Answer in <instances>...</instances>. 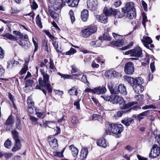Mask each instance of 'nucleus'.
Segmentation results:
<instances>
[{
    "label": "nucleus",
    "mask_w": 160,
    "mask_h": 160,
    "mask_svg": "<svg viewBox=\"0 0 160 160\" xmlns=\"http://www.w3.org/2000/svg\"><path fill=\"white\" fill-rule=\"evenodd\" d=\"M42 76L43 80L41 78H39L38 79V82L40 86L36 85L35 88L41 90L45 96H46V91L44 88H46L49 93L52 92V88L50 83L49 76L48 74L46 73L43 75Z\"/></svg>",
    "instance_id": "obj_1"
},
{
    "label": "nucleus",
    "mask_w": 160,
    "mask_h": 160,
    "mask_svg": "<svg viewBox=\"0 0 160 160\" xmlns=\"http://www.w3.org/2000/svg\"><path fill=\"white\" fill-rule=\"evenodd\" d=\"M127 81L132 86L136 93L140 94L144 90V87L142 85L143 83V81L141 78L139 77L134 78L128 77Z\"/></svg>",
    "instance_id": "obj_2"
},
{
    "label": "nucleus",
    "mask_w": 160,
    "mask_h": 160,
    "mask_svg": "<svg viewBox=\"0 0 160 160\" xmlns=\"http://www.w3.org/2000/svg\"><path fill=\"white\" fill-rule=\"evenodd\" d=\"M122 11L126 13V17L131 19H133L136 16V9L133 3L132 2L127 3L125 7L122 8Z\"/></svg>",
    "instance_id": "obj_3"
},
{
    "label": "nucleus",
    "mask_w": 160,
    "mask_h": 160,
    "mask_svg": "<svg viewBox=\"0 0 160 160\" xmlns=\"http://www.w3.org/2000/svg\"><path fill=\"white\" fill-rule=\"evenodd\" d=\"M97 27L94 25L89 26L82 30V35L83 37L88 38L95 32L97 31Z\"/></svg>",
    "instance_id": "obj_4"
},
{
    "label": "nucleus",
    "mask_w": 160,
    "mask_h": 160,
    "mask_svg": "<svg viewBox=\"0 0 160 160\" xmlns=\"http://www.w3.org/2000/svg\"><path fill=\"white\" fill-rule=\"evenodd\" d=\"M160 154V148L157 144H154L151 149L149 157L151 158L157 157Z\"/></svg>",
    "instance_id": "obj_5"
},
{
    "label": "nucleus",
    "mask_w": 160,
    "mask_h": 160,
    "mask_svg": "<svg viewBox=\"0 0 160 160\" xmlns=\"http://www.w3.org/2000/svg\"><path fill=\"white\" fill-rule=\"evenodd\" d=\"M134 64L131 62H128L125 64L124 71L127 74H132L134 72Z\"/></svg>",
    "instance_id": "obj_6"
},
{
    "label": "nucleus",
    "mask_w": 160,
    "mask_h": 160,
    "mask_svg": "<svg viewBox=\"0 0 160 160\" xmlns=\"http://www.w3.org/2000/svg\"><path fill=\"white\" fill-rule=\"evenodd\" d=\"M136 103L134 102H130L126 103V101L123 99L122 101L119 105L120 108L122 110H128Z\"/></svg>",
    "instance_id": "obj_7"
},
{
    "label": "nucleus",
    "mask_w": 160,
    "mask_h": 160,
    "mask_svg": "<svg viewBox=\"0 0 160 160\" xmlns=\"http://www.w3.org/2000/svg\"><path fill=\"white\" fill-rule=\"evenodd\" d=\"M131 57L140 58L142 57V50L139 47H135L131 51Z\"/></svg>",
    "instance_id": "obj_8"
},
{
    "label": "nucleus",
    "mask_w": 160,
    "mask_h": 160,
    "mask_svg": "<svg viewBox=\"0 0 160 160\" xmlns=\"http://www.w3.org/2000/svg\"><path fill=\"white\" fill-rule=\"evenodd\" d=\"M52 7L56 11L61 10L63 7L62 0H55Z\"/></svg>",
    "instance_id": "obj_9"
},
{
    "label": "nucleus",
    "mask_w": 160,
    "mask_h": 160,
    "mask_svg": "<svg viewBox=\"0 0 160 160\" xmlns=\"http://www.w3.org/2000/svg\"><path fill=\"white\" fill-rule=\"evenodd\" d=\"M48 142L50 145L53 149H56L58 148V140L54 137H48Z\"/></svg>",
    "instance_id": "obj_10"
},
{
    "label": "nucleus",
    "mask_w": 160,
    "mask_h": 160,
    "mask_svg": "<svg viewBox=\"0 0 160 160\" xmlns=\"http://www.w3.org/2000/svg\"><path fill=\"white\" fill-rule=\"evenodd\" d=\"M117 124L112 123L109 125L108 129L105 130V133L107 135H110L111 133L114 134Z\"/></svg>",
    "instance_id": "obj_11"
},
{
    "label": "nucleus",
    "mask_w": 160,
    "mask_h": 160,
    "mask_svg": "<svg viewBox=\"0 0 160 160\" xmlns=\"http://www.w3.org/2000/svg\"><path fill=\"white\" fill-rule=\"evenodd\" d=\"M123 98L121 97L118 95H112L111 102L113 104H118L119 105L122 101Z\"/></svg>",
    "instance_id": "obj_12"
},
{
    "label": "nucleus",
    "mask_w": 160,
    "mask_h": 160,
    "mask_svg": "<svg viewBox=\"0 0 160 160\" xmlns=\"http://www.w3.org/2000/svg\"><path fill=\"white\" fill-rule=\"evenodd\" d=\"M150 112V110H147L142 112L138 115L137 116H133L135 119L140 121L142 119L144 118V117L148 116L149 115Z\"/></svg>",
    "instance_id": "obj_13"
},
{
    "label": "nucleus",
    "mask_w": 160,
    "mask_h": 160,
    "mask_svg": "<svg viewBox=\"0 0 160 160\" xmlns=\"http://www.w3.org/2000/svg\"><path fill=\"white\" fill-rule=\"evenodd\" d=\"M116 128L114 134L117 135V137L119 138L121 136V133L123 130L124 127L121 124H117Z\"/></svg>",
    "instance_id": "obj_14"
},
{
    "label": "nucleus",
    "mask_w": 160,
    "mask_h": 160,
    "mask_svg": "<svg viewBox=\"0 0 160 160\" xmlns=\"http://www.w3.org/2000/svg\"><path fill=\"white\" fill-rule=\"evenodd\" d=\"M121 122L126 126H128L131 124H133L134 122V119L132 118L126 117L121 121Z\"/></svg>",
    "instance_id": "obj_15"
},
{
    "label": "nucleus",
    "mask_w": 160,
    "mask_h": 160,
    "mask_svg": "<svg viewBox=\"0 0 160 160\" xmlns=\"http://www.w3.org/2000/svg\"><path fill=\"white\" fill-rule=\"evenodd\" d=\"M115 9H113L112 8H109L107 7H105L103 9V12L104 14L105 15L108 17L113 15L114 16V14H115Z\"/></svg>",
    "instance_id": "obj_16"
},
{
    "label": "nucleus",
    "mask_w": 160,
    "mask_h": 160,
    "mask_svg": "<svg viewBox=\"0 0 160 160\" xmlns=\"http://www.w3.org/2000/svg\"><path fill=\"white\" fill-rule=\"evenodd\" d=\"M107 91L106 88L104 86H99L94 88V94H100L105 93Z\"/></svg>",
    "instance_id": "obj_17"
},
{
    "label": "nucleus",
    "mask_w": 160,
    "mask_h": 160,
    "mask_svg": "<svg viewBox=\"0 0 160 160\" xmlns=\"http://www.w3.org/2000/svg\"><path fill=\"white\" fill-rule=\"evenodd\" d=\"M80 0H65V2L68 4V5L71 7H78Z\"/></svg>",
    "instance_id": "obj_18"
},
{
    "label": "nucleus",
    "mask_w": 160,
    "mask_h": 160,
    "mask_svg": "<svg viewBox=\"0 0 160 160\" xmlns=\"http://www.w3.org/2000/svg\"><path fill=\"white\" fill-rule=\"evenodd\" d=\"M125 42V39L123 37V38H120L116 41L112 42L111 44L118 47H120L124 45Z\"/></svg>",
    "instance_id": "obj_19"
},
{
    "label": "nucleus",
    "mask_w": 160,
    "mask_h": 160,
    "mask_svg": "<svg viewBox=\"0 0 160 160\" xmlns=\"http://www.w3.org/2000/svg\"><path fill=\"white\" fill-rule=\"evenodd\" d=\"M87 5L88 8L90 10H94L97 5L96 1L95 0H88Z\"/></svg>",
    "instance_id": "obj_20"
},
{
    "label": "nucleus",
    "mask_w": 160,
    "mask_h": 160,
    "mask_svg": "<svg viewBox=\"0 0 160 160\" xmlns=\"http://www.w3.org/2000/svg\"><path fill=\"white\" fill-rule=\"evenodd\" d=\"M108 89L111 93L114 94H118V87L112 86L111 83H108Z\"/></svg>",
    "instance_id": "obj_21"
},
{
    "label": "nucleus",
    "mask_w": 160,
    "mask_h": 160,
    "mask_svg": "<svg viewBox=\"0 0 160 160\" xmlns=\"http://www.w3.org/2000/svg\"><path fill=\"white\" fill-rule=\"evenodd\" d=\"M97 20L101 22L106 23L108 22V18L105 15H97L96 17Z\"/></svg>",
    "instance_id": "obj_22"
},
{
    "label": "nucleus",
    "mask_w": 160,
    "mask_h": 160,
    "mask_svg": "<svg viewBox=\"0 0 160 160\" xmlns=\"http://www.w3.org/2000/svg\"><path fill=\"white\" fill-rule=\"evenodd\" d=\"M22 145L20 140L15 141L14 144L12 149V152H16L21 149Z\"/></svg>",
    "instance_id": "obj_23"
},
{
    "label": "nucleus",
    "mask_w": 160,
    "mask_h": 160,
    "mask_svg": "<svg viewBox=\"0 0 160 160\" xmlns=\"http://www.w3.org/2000/svg\"><path fill=\"white\" fill-rule=\"evenodd\" d=\"M88 17V11L87 9H83L81 12V17L82 20L83 22L87 20Z\"/></svg>",
    "instance_id": "obj_24"
},
{
    "label": "nucleus",
    "mask_w": 160,
    "mask_h": 160,
    "mask_svg": "<svg viewBox=\"0 0 160 160\" xmlns=\"http://www.w3.org/2000/svg\"><path fill=\"white\" fill-rule=\"evenodd\" d=\"M88 153V151L87 148H84L81 151L80 158L81 160H84L86 158Z\"/></svg>",
    "instance_id": "obj_25"
},
{
    "label": "nucleus",
    "mask_w": 160,
    "mask_h": 160,
    "mask_svg": "<svg viewBox=\"0 0 160 160\" xmlns=\"http://www.w3.org/2000/svg\"><path fill=\"white\" fill-rule=\"evenodd\" d=\"M118 94L121 93L123 95H126L127 92L125 86L123 84H119L118 87Z\"/></svg>",
    "instance_id": "obj_26"
},
{
    "label": "nucleus",
    "mask_w": 160,
    "mask_h": 160,
    "mask_svg": "<svg viewBox=\"0 0 160 160\" xmlns=\"http://www.w3.org/2000/svg\"><path fill=\"white\" fill-rule=\"evenodd\" d=\"M97 143L98 145L104 148H106L108 144V143L107 142L106 140L103 138L99 139L98 140Z\"/></svg>",
    "instance_id": "obj_27"
},
{
    "label": "nucleus",
    "mask_w": 160,
    "mask_h": 160,
    "mask_svg": "<svg viewBox=\"0 0 160 160\" xmlns=\"http://www.w3.org/2000/svg\"><path fill=\"white\" fill-rule=\"evenodd\" d=\"M152 134L155 139V141L160 144V132L157 130H154Z\"/></svg>",
    "instance_id": "obj_28"
},
{
    "label": "nucleus",
    "mask_w": 160,
    "mask_h": 160,
    "mask_svg": "<svg viewBox=\"0 0 160 160\" xmlns=\"http://www.w3.org/2000/svg\"><path fill=\"white\" fill-rule=\"evenodd\" d=\"M17 42L20 45L23 47L26 50L28 49L30 47V44L27 41L23 42L22 40H19L17 41Z\"/></svg>",
    "instance_id": "obj_29"
},
{
    "label": "nucleus",
    "mask_w": 160,
    "mask_h": 160,
    "mask_svg": "<svg viewBox=\"0 0 160 160\" xmlns=\"http://www.w3.org/2000/svg\"><path fill=\"white\" fill-rule=\"evenodd\" d=\"M69 147V149H71L72 154L73 157H77L78 152V149L75 147L73 145H70Z\"/></svg>",
    "instance_id": "obj_30"
},
{
    "label": "nucleus",
    "mask_w": 160,
    "mask_h": 160,
    "mask_svg": "<svg viewBox=\"0 0 160 160\" xmlns=\"http://www.w3.org/2000/svg\"><path fill=\"white\" fill-rule=\"evenodd\" d=\"M99 40L101 41L102 40H105L106 41H110L111 39V38L109 35V33L108 32H105L102 36L99 37L98 38Z\"/></svg>",
    "instance_id": "obj_31"
},
{
    "label": "nucleus",
    "mask_w": 160,
    "mask_h": 160,
    "mask_svg": "<svg viewBox=\"0 0 160 160\" xmlns=\"http://www.w3.org/2000/svg\"><path fill=\"white\" fill-rule=\"evenodd\" d=\"M143 38L144 39H141V41L143 44H145V43L150 44L152 43V42L151 38L149 37L144 36Z\"/></svg>",
    "instance_id": "obj_32"
},
{
    "label": "nucleus",
    "mask_w": 160,
    "mask_h": 160,
    "mask_svg": "<svg viewBox=\"0 0 160 160\" xmlns=\"http://www.w3.org/2000/svg\"><path fill=\"white\" fill-rule=\"evenodd\" d=\"M48 11L49 12L51 17L54 19H56L57 18L58 16L57 13L54 11L51 8L49 7L48 9Z\"/></svg>",
    "instance_id": "obj_33"
},
{
    "label": "nucleus",
    "mask_w": 160,
    "mask_h": 160,
    "mask_svg": "<svg viewBox=\"0 0 160 160\" xmlns=\"http://www.w3.org/2000/svg\"><path fill=\"white\" fill-rule=\"evenodd\" d=\"M11 133L15 141L20 140L19 133L17 131L15 130H12Z\"/></svg>",
    "instance_id": "obj_34"
},
{
    "label": "nucleus",
    "mask_w": 160,
    "mask_h": 160,
    "mask_svg": "<svg viewBox=\"0 0 160 160\" xmlns=\"http://www.w3.org/2000/svg\"><path fill=\"white\" fill-rule=\"evenodd\" d=\"M122 13H121L120 12L117 11L115 10L114 16L116 18H121L123 17L124 16H126V13H124L123 12H122Z\"/></svg>",
    "instance_id": "obj_35"
},
{
    "label": "nucleus",
    "mask_w": 160,
    "mask_h": 160,
    "mask_svg": "<svg viewBox=\"0 0 160 160\" xmlns=\"http://www.w3.org/2000/svg\"><path fill=\"white\" fill-rule=\"evenodd\" d=\"M14 123V120L12 116L10 115L6 120L5 124L6 126L12 125Z\"/></svg>",
    "instance_id": "obj_36"
},
{
    "label": "nucleus",
    "mask_w": 160,
    "mask_h": 160,
    "mask_svg": "<svg viewBox=\"0 0 160 160\" xmlns=\"http://www.w3.org/2000/svg\"><path fill=\"white\" fill-rule=\"evenodd\" d=\"M133 109L132 108H130L129 109H128V110H122V111H118L117 112V115L119 117H121L122 116L123 114L124 113H128L130 112L131 110Z\"/></svg>",
    "instance_id": "obj_37"
},
{
    "label": "nucleus",
    "mask_w": 160,
    "mask_h": 160,
    "mask_svg": "<svg viewBox=\"0 0 160 160\" xmlns=\"http://www.w3.org/2000/svg\"><path fill=\"white\" fill-rule=\"evenodd\" d=\"M68 92L70 95H77L78 93L77 90L74 87H73L72 88L68 90Z\"/></svg>",
    "instance_id": "obj_38"
},
{
    "label": "nucleus",
    "mask_w": 160,
    "mask_h": 160,
    "mask_svg": "<svg viewBox=\"0 0 160 160\" xmlns=\"http://www.w3.org/2000/svg\"><path fill=\"white\" fill-rule=\"evenodd\" d=\"M45 32L46 35L51 39L52 42L56 41L57 38H55L53 35H52L49 32L46 31Z\"/></svg>",
    "instance_id": "obj_39"
},
{
    "label": "nucleus",
    "mask_w": 160,
    "mask_h": 160,
    "mask_svg": "<svg viewBox=\"0 0 160 160\" xmlns=\"http://www.w3.org/2000/svg\"><path fill=\"white\" fill-rule=\"evenodd\" d=\"M8 97L10 99V100L12 102L13 107L15 108H16V106L14 102V100H15V99L14 98V96L13 95H12L11 93L8 92Z\"/></svg>",
    "instance_id": "obj_40"
},
{
    "label": "nucleus",
    "mask_w": 160,
    "mask_h": 160,
    "mask_svg": "<svg viewBox=\"0 0 160 160\" xmlns=\"http://www.w3.org/2000/svg\"><path fill=\"white\" fill-rule=\"evenodd\" d=\"M36 22L37 25L40 28H42V26L41 22V18L39 14L38 15L36 18Z\"/></svg>",
    "instance_id": "obj_41"
},
{
    "label": "nucleus",
    "mask_w": 160,
    "mask_h": 160,
    "mask_svg": "<svg viewBox=\"0 0 160 160\" xmlns=\"http://www.w3.org/2000/svg\"><path fill=\"white\" fill-rule=\"evenodd\" d=\"M53 155L56 157L58 158H61L63 157V155L62 152H58L57 151H55L52 152Z\"/></svg>",
    "instance_id": "obj_42"
},
{
    "label": "nucleus",
    "mask_w": 160,
    "mask_h": 160,
    "mask_svg": "<svg viewBox=\"0 0 160 160\" xmlns=\"http://www.w3.org/2000/svg\"><path fill=\"white\" fill-rule=\"evenodd\" d=\"M17 118V121L16 122V128L18 130H21L22 128V126L21 123V121L18 117H16Z\"/></svg>",
    "instance_id": "obj_43"
},
{
    "label": "nucleus",
    "mask_w": 160,
    "mask_h": 160,
    "mask_svg": "<svg viewBox=\"0 0 160 160\" xmlns=\"http://www.w3.org/2000/svg\"><path fill=\"white\" fill-rule=\"evenodd\" d=\"M5 37L9 39L13 40L16 41L17 42L18 39L9 33H7L5 35Z\"/></svg>",
    "instance_id": "obj_44"
},
{
    "label": "nucleus",
    "mask_w": 160,
    "mask_h": 160,
    "mask_svg": "<svg viewBox=\"0 0 160 160\" xmlns=\"http://www.w3.org/2000/svg\"><path fill=\"white\" fill-rule=\"evenodd\" d=\"M52 44L57 52L60 53L61 52L58 49L59 45L57 41H55L54 42H52Z\"/></svg>",
    "instance_id": "obj_45"
},
{
    "label": "nucleus",
    "mask_w": 160,
    "mask_h": 160,
    "mask_svg": "<svg viewBox=\"0 0 160 160\" xmlns=\"http://www.w3.org/2000/svg\"><path fill=\"white\" fill-rule=\"evenodd\" d=\"M13 33L14 34L17 35V36H19L20 37L19 39H20L19 40V39L18 40V41L19 40H21L23 38L24 35L21 32H20L19 31H14L13 32Z\"/></svg>",
    "instance_id": "obj_46"
},
{
    "label": "nucleus",
    "mask_w": 160,
    "mask_h": 160,
    "mask_svg": "<svg viewBox=\"0 0 160 160\" xmlns=\"http://www.w3.org/2000/svg\"><path fill=\"white\" fill-rule=\"evenodd\" d=\"M33 82L32 80L31 79L27 80L25 82V87H31L32 86Z\"/></svg>",
    "instance_id": "obj_47"
},
{
    "label": "nucleus",
    "mask_w": 160,
    "mask_h": 160,
    "mask_svg": "<svg viewBox=\"0 0 160 160\" xmlns=\"http://www.w3.org/2000/svg\"><path fill=\"white\" fill-rule=\"evenodd\" d=\"M76 52V50L72 48H71L69 51L66 52L65 54L66 55H71L75 53Z\"/></svg>",
    "instance_id": "obj_48"
},
{
    "label": "nucleus",
    "mask_w": 160,
    "mask_h": 160,
    "mask_svg": "<svg viewBox=\"0 0 160 160\" xmlns=\"http://www.w3.org/2000/svg\"><path fill=\"white\" fill-rule=\"evenodd\" d=\"M28 69V67L27 65H24L23 68L19 72V74L20 75H22L23 74L26 73Z\"/></svg>",
    "instance_id": "obj_49"
},
{
    "label": "nucleus",
    "mask_w": 160,
    "mask_h": 160,
    "mask_svg": "<svg viewBox=\"0 0 160 160\" xmlns=\"http://www.w3.org/2000/svg\"><path fill=\"white\" fill-rule=\"evenodd\" d=\"M142 24L144 26V27H145L146 24L145 23L146 22L148 21V20L147 19V17L146 15L144 13H143L142 14Z\"/></svg>",
    "instance_id": "obj_50"
},
{
    "label": "nucleus",
    "mask_w": 160,
    "mask_h": 160,
    "mask_svg": "<svg viewBox=\"0 0 160 160\" xmlns=\"http://www.w3.org/2000/svg\"><path fill=\"white\" fill-rule=\"evenodd\" d=\"M11 146V142L10 140L9 139H8L5 141L4 143V147L7 148H9Z\"/></svg>",
    "instance_id": "obj_51"
},
{
    "label": "nucleus",
    "mask_w": 160,
    "mask_h": 160,
    "mask_svg": "<svg viewBox=\"0 0 160 160\" xmlns=\"http://www.w3.org/2000/svg\"><path fill=\"white\" fill-rule=\"evenodd\" d=\"M50 66H49V68L53 70V71L55 70L56 69L55 67V66L52 59L51 58H50V62H49Z\"/></svg>",
    "instance_id": "obj_52"
},
{
    "label": "nucleus",
    "mask_w": 160,
    "mask_h": 160,
    "mask_svg": "<svg viewBox=\"0 0 160 160\" xmlns=\"http://www.w3.org/2000/svg\"><path fill=\"white\" fill-rule=\"evenodd\" d=\"M36 113L35 114L37 117L39 118H42L44 117L43 112H39V110L35 109Z\"/></svg>",
    "instance_id": "obj_53"
},
{
    "label": "nucleus",
    "mask_w": 160,
    "mask_h": 160,
    "mask_svg": "<svg viewBox=\"0 0 160 160\" xmlns=\"http://www.w3.org/2000/svg\"><path fill=\"white\" fill-rule=\"evenodd\" d=\"M27 103L28 107H29V106H34V102L29 97H28V99L27 100Z\"/></svg>",
    "instance_id": "obj_54"
},
{
    "label": "nucleus",
    "mask_w": 160,
    "mask_h": 160,
    "mask_svg": "<svg viewBox=\"0 0 160 160\" xmlns=\"http://www.w3.org/2000/svg\"><path fill=\"white\" fill-rule=\"evenodd\" d=\"M43 48L47 52H48V42L46 41L45 40L43 41Z\"/></svg>",
    "instance_id": "obj_55"
},
{
    "label": "nucleus",
    "mask_w": 160,
    "mask_h": 160,
    "mask_svg": "<svg viewBox=\"0 0 160 160\" xmlns=\"http://www.w3.org/2000/svg\"><path fill=\"white\" fill-rule=\"evenodd\" d=\"M81 100V99H78L77 101L75 102L73 104L76 107V108L78 110L80 109L79 102Z\"/></svg>",
    "instance_id": "obj_56"
},
{
    "label": "nucleus",
    "mask_w": 160,
    "mask_h": 160,
    "mask_svg": "<svg viewBox=\"0 0 160 160\" xmlns=\"http://www.w3.org/2000/svg\"><path fill=\"white\" fill-rule=\"evenodd\" d=\"M35 109H35L34 106H29V107H28V108L27 111L29 113L32 114L34 112Z\"/></svg>",
    "instance_id": "obj_57"
},
{
    "label": "nucleus",
    "mask_w": 160,
    "mask_h": 160,
    "mask_svg": "<svg viewBox=\"0 0 160 160\" xmlns=\"http://www.w3.org/2000/svg\"><path fill=\"white\" fill-rule=\"evenodd\" d=\"M29 118L32 122H34V123H37L38 119L32 116L31 115L29 116Z\"/></svg>",
    "instance_id": "obj_58"
},
{
    "label": "nucleus",
    "mask_w": 160,
    "mask_h": 160,
    "mask_svg": "<svg viewBox=\"0 0 160 160\" xmlns=\"http://www.w3.org/2000/svg\"><path fill=\"white\" fill-rule=\"evenodd\" d=\"M81 81L82 82H83L85 83H89V82H88L87 80V76L85 75H83L81 78Z\"/></svg>",
    "instance_id": "obj_59"
},
{
    "label": "nucleus",
    "mask_w": 160,
    "mask_h": 160,
    "mask_svg": "<svg viewBox=\"0 0 160 160\" xmlns=\"http://www.w3.org/2000/svg\"><path fill=\"white\" fill-rule=\"evenodd\" d=\"M112 34L114 38L118 40L120 38H123V36H122L119 35L115 33H112Z\"/></svg>",
    "instance_id": "obj_60"
},
{
    "label": "nucleus",
    "mask_w": 160,
    "mask_h": 160,
    "mask_svg": "<svg viewBox=\"0 0 160 160\" xmlns=\"http://www.w3.org/2000/svg\"><path fill=\"white\" fill-rule=\"evenodd\" d=\"M95 61L96 62H98L99 63H101L102 64H103L104 62V60H103L100 57H97V58H95Z\"/></svg>",
    "instance_id": "obj_61"
},
{
    "label": "nucleus",
    "mask_w": 160,
    "mask_h": 160,
    "mask_svg": "<svg viewBox=\"0 0 160 160\" xmlns=\"http://www.w3.org/2000/svg\"><path fill=\"white\" fill-rule=\"evenodd\" d=\"M4 51L2 48L0 46V58L2 59L4 58Z\"/></svg>",
    "instance_id": "obj_62"
},
{
    "label": "nucleus",
    "mask_w": 160,
    "mask_h": 160,
    "mask_svg": "<svg viewBox=\"0 0 160 160\" xmlns=\"http://www.w3.org/2000/svg\"><path fill=\"white\" fill-rule=\"evenodd\" d=\"M72 68L71 72L72 73H75L78 71L79 69L75 65H72Z\"/></svg>",
    "instance_id": "obj_63"
},
{
    "label": "nucleus",
    "mask_w": 160,
    "mask_h": 160,
    "mask_svg": "<svg viewBox=\"0 0 160 160\" xmlns=\"http://www.w3.org/2000/svg\"><path fill=\"white\" fill-rule=\"evenodd\" d=\"M5 73V69L4 68L0 65V77L3 75Z\"/></svg>",
    "instance_id": "obj_64"
}]
</instances>
